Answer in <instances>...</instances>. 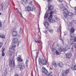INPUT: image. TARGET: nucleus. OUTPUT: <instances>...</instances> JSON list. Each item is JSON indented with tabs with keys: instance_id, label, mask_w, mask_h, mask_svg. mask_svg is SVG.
I'll return each mask as SVG.
<instances>
[{
	"instance_id": "nucleus-1",
	"label": "nucleus",
	"mask_w": 76,
	"mask_h": 76,
	"mask_svg": "<svg viewBox=\"0 0 76 76\" xmlns=\"http://www.w3.org/2000/svg\"><path fill=\"white\" fill-rule=\"evenodd\" d=\"M53 13H54V12L53 11L51 12H50V15L48 18V20L49 22L54 23V22H56V21L57 20V18H53L52 19V18H53V15H52V14H53Z\"/></svg>"
},
{
	"instance_id": "nucleus-2",
	"label": "nucleus",
	"mask_w": 76,
	"mask_h": 76,
	"mask_svg": "<svg viewBox=\"0 0 76 76\" xmlns=\"http://www.w3.org/2000/svg\"><path fill=\"white\" fill-rule=\"evenodd\" d=\"M39 62L41 63V64H43V65H46L47 63V62L45 59H43L42 60H39Z\"/></svg>"
},
{
	"instance_id": "nucleus-3",
	"label": "nucleus",
	"mask_w": 76,
	"mask_h": 76,
	"mask_svg": "<svg viewBox=\"0 0 76 76\" xmlns=\"http://www.w3.org/2000/svg\"><path fill=\"white\" fill-rule=\"evenodd\" d=\"M18 67L20 68V71H22L23 69H24L25 68V64H22L21 65H18Z\"/></svg>"
},
{
	"instance_id": "nucleus-4",
	"label": "nucleus",
	"mask_w": 76,
	"mask_h": 76,
	"mask_svg": "<svg viewBox=\"0 0 76 76\" xmlns=\"http://www.w3.org/2000/svg\"><path fill=\"white\" fill-rule=\"evenodd\" d=\"M18 42V39L17 38H15L14 39L12 43V45H15Z\"/></svg>"
},
{
	"instance_id": "nucleus-5",
	"label": "nucleus",
	"mask_w": 76,
	"mask_h": 76,
	"mask_svg": "<svg viewBox=\"0 0 76 76\" xmlns=\"http://www.w3.org/2000/svg\"><path fill=\"white\" fill-rule=\"evenodd\" d=\"M12 61L11 60L10 58H9L10 61H9L10 64H11V65H12V63H13V66H15V60H13V58H12Z\"/></svg>"
},
{
	"instance_id": "nucleus-6",
	"label": "nucleus",
	"mask_w": 76,
	"mask_h": 76,
	"mask_svg": "<svg viewBox=\"0 0 76 76\" xmlns=\"http://www.w3.org/2000/svg\"><path fill=\"white\" fill-rule=\"evenodd\" d=\"M16 48V45H15L14 46H12L10 48L11 49V52L12 53L14 52L15 51V50Z\"/></svg>"
},
{
	"instance_id": "nucleus-7",
	"label": "nucleus",
	"mask_w": 76,
	"mask_h": 76,
	"mask_svg": "<svg viewBox=\"0 0 76 76\" xmlns=\"http://www.w3.org/2000/svg\"><path fill=\"white\" fill-rule=\"evenodd\" d=\"M69 70H67L66 71H65L62 73L63 76H67V74H69Z\"/></svg>"
},
{
	"instance_id": "nucleus-8",
	"label": "nucleus",
	"mask_w": 76,
	"mask_h": 76,
	"mask_svg": "<svg viewBox=\"0 0 76 76\" xmlns=\"http://www.w3.org/2000/svg\"><path fill=\"white\" fill-rule=\"evenodd\" d=\"M44 25L45 26V28H46V29H49V27L50 26V25H49L48 23L47 22H45V24H44Z\"/></svg>"
},
{
	"instance_id": "nucleus-9",
	"label": "nucleus",
	"mask_w": 76,
	"mask_h": 76,
	"mask_svg": "<svg viewBox=\"0 0 76 76\" xmlns=\"http://www.w3.org/2000/svg\"><path fill=\"white\" fill-rule=\"evenodd\" d=\"M66 58H70L72 56V55L70 53H68L66 54Z\"/></svg>"
},
{
	"instance_id": "nucleus-10",
	"label": "nucleus",
	"mask_w": 76,
	"mask_h": 76,
	"mask_svg": "<svg viewBox=\"0 0 76 76\" xmlns=\"http://www.w3.org/2000/svg\"><path fill=\"white\" fill-rule=\"evenodd\" d=\"M42 72L45 74H47V73L48 72V70L44 67H43V68L42 69Z\"/></svg>"
},
{
	"instance_id": "nucleus-11",
	"label": "nucleus",
	"mask_w": 76,
	"mask_h": 76,
	"mask_svg": "<svg viewBox=\"0 0 76 76\" xmlns=\"http://www.w3.org/2000/svg\"><path fill=\"white\" fill-rule=\"evenodd\" d=\"M64 12H65L66 14H68L69 16H73L74 15H75V14H76V13L73 14L72 13L69 12L67 11H65Z\"/></svg>"
},
{
	"instance_id": "nucleus-12",
	"label": "nucleus",
	"mask_w": 76,
	"mask_h": 76,
	"mask_svg": "<svg viewBox=\"0 0 76 76\" xmlns=\"http://www.w3.org/2000/svg\"><path fill=\"white\" fill-rule=\"evenodd\" d=\"M12 34L14 36H16L17 35H18V33H17V31H16V30H13L12 31Z\"/></svg>"
},
{
	"instance_id": "nucleus-13",
	"label": "nucleus",
	"mask_w": 76,
	"mask_h": 76,
	"mask_svg": "<svg viewBox=\"0 0 76 76\" xmlns=\"http://www.w3.org/2000/svg\"><path fill=\"white\" fill-rule=\"evenodd\" d=\"M53 7L51 5H50L49 7H48V10L49 12H51L53 10Z\"/></svg>"
},
{
	"instance_id": "nucleus-14",
	"label": "nucleus",
	"mask_w": 76,
	"mask_h": 76,
	"mask_svg": "<svg viewBox=\"0 0 76 76\" xmlns=\"http://www.w3.org/2000/svg\"><path fill=\"white\" fill-rule=\"evenodd\" d=\"M59 50L60 52H62V51H65V49L63 48V47L60 48Z\"/></svg>"
},
{
	"instance_id": "nucleus-15",
	"label": "nucleus",
	"mask_w": 76,
	"mask_h": 76,
	"mask_svg": "<svg viewBox=\"0 0 76 76\" xmlns=\"http://www.w3.org/2000/svg\"><path fill=\"white\" fill-rule=\"evenodd\" d=\"M55 31L56 32H59V31H60V29L57 27H55Z\"/></svg>"
},
{
	"instance_id": "nucleus-16",
	"label": "nucleus",
	"mask_w": 76,
	"mask_h": 76,
	"mask_svg": "<svg viewBox=\"0 0 76 76\" xmlns=\"http://www.w3.org/2000/svg\"><path fill=\"white\" fill-rule=\"evenodd\" d=\"M59 66L61 67H63L64 66L63 64L61 62H60L58 64Z\"/></svg>"
},
{
	"instance_id": "nucleus-17",
	"label": "nucleus",
	"mask_w": 76,
	"mask_h": 76,
	"mask_svg": "<svg viewBox=\"0 0 76 76\" xmlns=\"http://www.w3.org/2000/svg\"><path fill=\"white\" fill-rule=\"evenodd\" d=\"M52 64L53 65V66L55 65V67H57V64L55 62H52Z\"/></svg>"
},
{
	"instance_id": "nucleus-18",
	"label": "nucleus",
	"mask_w": 76,
	"mask_h": 76,
	"mask_svg": "<svg viewBox=\"0 0 76 76\" xmlns=\"http://www.w3.org/2000/svg\"><path fill=\"white\" fill-rule=\"evenodd\" d=\"M34 41L37 43V44H39V41L38 40L37 38H34Z\"/></svg>"
},
{
	"instance_id": "nucleus-19",
	"label": "nucleus",
	"mask_w": 76,
	"mask_h": 76,
	"mask_svg": "<svg viewBox=\"0 0 76 76\" xmlns=\"http://www.w3.org/2000/svg\"><path fill=\"white\" fill-rule=\"evenodd\" d=\"M48 17V14L46 12L44 17V18L45 19H47Z\"/></svg>"
},
{
	"instance_id": "nucleus-20",
	"label": "nucleus",
	"mask_w": 76,
	"mask_h": 76,
	"mask_svg": "<svg viewBox=\"0 0 76 76\" xmlns=\"http://www.w3.org/2000/svg\"><path fill=\"white\" fill-rule=\"evenodd\" d=\"M27 11L28 12H30V11H31V7L29 6L27 8Z\"/></svg>"
},
{
	"instance_id": "nucleus-21",
	"label": "nucleus",
	"mask_w": 76,
	"mask_h": 76,
	"mask_svg": "<svg viewBox=\"0 0 76 76\" xmlns=\"http://www.w3.org/2000/svg\"><path fill=\"white\" fill-rule=\"evenodd\" d=\"M75 28H72L71 29V34H73L75 32Z\"/></svg>"
},
{
	"instance_id": "nucleus-22",
	"label": "nucleus",
	"mask_w": 76,
	"mask_h": 76,
	"mask_svg": "<svg viewBox=\"0 0 76 76\" xmlns=\"http://www.w3.org/2000/svg\"><path fill=\"white\" fill-rule=\"evenodd\" d=\"M3 5L2 4H1L0 5V10L1 11V10H3Z\"/></svg>"
},
{
	"instance_id": "nucleus-23",
	"label": "nucleus",
	"mask_w": 76,
	"mask_h": 76,
	"mask_svg": "<svg viewBox=\"0 0 76 76\" xmlns=\"http://www.w3.org/2000/svg\"><path fill=\"white\" fill-rule=\"evenodd\" d=\"M23 32V30L22 29V28H20V34H22Z\"/></svg>"
},
{
	"instance_id": "nucleus-24",
	"label": "nucleus",
	"mask_w": 76,
	"mask_h": 76,
	"mask_svg": "<svg viewBox=\"0 0 76 76\" xmlns=\"http://www.w3.org/2000/svg\"><path fill=\"white\" fill-rule=\"evenodd\" d=\"M17 60H18V61H23V60H22V58L19 57L17 58Z\"/></svg>"
},
{
	"instance_id": "nucleus-25",
	"label": "nucleus",
	"mask_w": 76,
	"mask_h": 76,
	"mask_svg": "<svg viewBox=\"0 0 76 76\" xmlns=\"http://www.w3.org/2000/svg\"><path fill=\"white\" fill-rule=\"evenodd\" d=\"M7 74V69H5L4 70V76H6Z\"/></svg>"
},
{
	"instance_id": "nucleus-26",
	"label": "nucleus",
	"mask_w": 76,
	"mask_h": 76,
	"mask_svg": "<svg viewBox=\"0 0 76 76\" xmlns=\"http://www.w3.org/2000/svg\"><path fill=\"white\" fill-rule=\"evenodd\" d=\"M0 37L2 38H4L5 36L4 34H0Z\"/></svg>"
},
{
	"instance_id": "nucleus-27",
	"label": "nucleus",
	"mask_w": 76,
	"mask_h": 76,
	"mask_svg": "<svg viewBox=\"0 0 76 76\" xmlns=\"http://www.w3.org/2000/svg\"><path fill=\"white\" fill-rule=\"evenodd\" d=\"M35 7L34 6H33V7H32L31 11H34V10H35Z\"/></svg>"
},
{
	"instance_id": "nucleus-28",
	"label": "nucleus",
	"mask_w": 76,
	"mask_h": 76,
	"mask_svg": "<svg viewBox=\"0 0 76 76\" xmlns=\"http://www.w3.org/2000/svg\"><path fill=\"white\" fill-rule=\"evenodd\" d=\"M51 73H52V72H50V73L47 74L46 76H53L52 75Z\"/></svg>"
},
{
	"instance_id": "nucleus-29",
	"label": "nucleus",
	"mask_w": 76,
	"mask_h": 76,
	"mask_svg": "<svg viewBox=\"0 0 76 76\" xmlns=\"http://www.w3.org/2000/svg\"><path fill=\"white\" fill-rule=\"evenodd\" d=\"M23 2L25 4H27L28 3V0H23Z\"/></svg>"
},
{
	"instance_id": "nucleus-30",
	"label": "nucleus",
	"mask_w": 76,
	"mask_h": 76,
	"mask_svg": "<svg viewBox=\"0 0 76 76\" xmlns=\"http://www.w3.org/2000/svg\"><path fill=\"white\" fill-rule=\"evenodd\" d=\"M3 44V43L1 42H0V49L1 48V47H2Z\"/></svg>"
},
{
	"instance_id": "nucleus-31",
	"label": "nucleus",
	"mask_w": 76,
	"mask_h": 76,
	"mask_svg": "<svg viewBox=\"0 0 76 76\" xmlns=\"http://www.w3.org/2000/svg\"><path fill=\"white\" fill-rule=\"evenodd\" d=\"M70 36H71V38H73L74 37V34H73V33H71L70 34Z\"/></svg>"
},
{
	"instance_id": "nucleus-32",
	"label": "nucleus",
	"mask_w": 76,
	"mask_h": 76,
	"mask_svg": "<svg viewBox=\"0 0 76 76\" xmlns=\"http://www.w3.org/2000/svg\"><path fill=\"white\" fill-rule=\"evenodd\" d=\"M29 62L28 61V59H27V61L26 62V66H28V63Z\"/></svg>"
},
{
	"instance_id": "nucleus-33",
	"label": "nucleus",
	"mask_w": 76,
	"mask_h": 76,
	"mask_svg": "<svg viewBox=\"0 0 76 76\" xmlns=\"http://www.w3.org/2000/svg\"><path fill=\"white\" fill-rule=\"evenodd\" d=\"M48 45H51V42L50 41H48Z\"/></svg>"
},
{
	"instance_id": "nucleus-34",
	"label": "nucleus",
	"mask_w": 76,
	"mask_h": 76,
	"mask_svg": "<svg viewBox=\"0 0 76 76\" xmlns=\"http://www.w3.org/2000/svg\"><path fill=\"white\" fill-rule=\"evenodd\" d=\"M5 6H6V7H8V6H9V4L7 2L5 4Z\"/></svg>"
},
{
	"instance_id": "nucleus-35",
	"label": "nucleus",
	"mask_w": 76,
	"mask_h": 76,
	"mask_svg": "<svg viewBox=\"0 0 76 76\" xmlns=\"http://www.w3.org/2000/svg\"><path fill=\"white\" fill-rule=\"evenodd\" d=\"M2 56H3V57H4V56H5L4 53L2 52Z\"/></svg>"
},
{
	"instance_id": "nucleus-36",
	"label": "nucleus",
	"mask_w": 76,
	"mask_h": 76,
	"mask_svg": "<svg viewBox=\"0 0 76 76\" xmlns=\"http://www.w3.org/2000/svg\"><path fill=\"white\" fill-rule=\"evenodd\" d=\"M69 26H72V23L70 22L69 23Z\"/></svg>"
},
{
	"instance_id": "nucleus-37",
	"label": "nucleus",
	"mask_w": 76,
	"mask_h": 76,
	"mask_svg": "<svg viewBox=\"0 0 76 76\" xmlns=\"http://www.w3.org/2000/svg\"><path fill=\"white\" fill-rule=\"evenodd\" d=\"M2 26V23L1 22H0V28Z\"/></svg>"
},
{
	"instance_id": "nucleus-38",
	"label": "nucleus",
	"mask_w": 76,
	"mask_h": 76,
	"mask_svg": "<svg viewBox=\"0 0 76 76\" xmlns=\"http://www.w3.org/2000/svg\"><path fill=\"white\" fill-rule=\"evenodd\" d=\"M74 41L75 42H76V37H75L74 39Z\"/></svg>"
},
{
	"instance_id": "nucleus-39",
	"label": "nucleus",
	"mask_w": 76,
	"mask_h": 76,
	"mask_svg": "<svg viewBox=\"0 0 76 76\" xmlns=\"http://www.w3.org/2000/svg\"><path fill=\"white\" fill-rule=\"evenodd\" d=\"M5 51V48H4L2 51V53H4Z\"/></svg>"
},
{
	"instance_id": "nucleus-40",
	"label": "nucleus",
	"mask_w": 76,
	"mask_h": 76,
	"mask_svg": "<svg viewBox=\"0 0 76 76\" xmlns=\"http://www.w3.org/2000/svg\"><path fill=\"white\" fill-rule=\"evenodd\" d=\"M19 13L20 15V16H22V18H23V16H22V14L21 13H20V12H18Z\"/></svg>"
},
{
	"instance_id": "nucleus-41",
	"label": "nucleus",
	"mask_w": 76,
	"mask_h": 76,
	"mask_svg": "<svg viewBox=\"0 0 76 76\" xmlns=\"http://www.w3.org/2000/svg\"><path fill=\"white\" fill-rule=\"evenodd\" d=\"M74 67V70H76V65H75Z\"/></svg>"
},
{
	"instance_id": "nucleus-42",
	"label": "nucleus",
	"mask_w": 76,
	"mask_h": 76,
	"mask_svg": "<svg viewBox=\"0 0 76 76\" xmlns=\"http://www.w3.org/2000/svg\"><path fill=\"white\" fill-rule=\"evenodd\" d=\"M56 54H57V55H58V54H59V53H58V52L57 50H56Z\"/></svg>"
},
{
	"instance_id": "nucleus-43",
	"label": "nucleus",
	"mask_w": 76,
	"mask_h": 76,
	"mask_svg": "<svg viewBox=\"0 0 76 76\" xmlns=\"http://www.w3.org/2000/svg\"><path fill=\"white\" fill-rule=\"evenodd\" d=\"M74 47L75 48H76V44H75L74 45Z\"/></svg>"
},
{
	"instance_id": "nucleus-44",
	"label": "nucleus",
	"mask_w": 76,
	"mask_h": 76,
	"mask_svg": "<svg viewBox=\"0 0 76 76\" xmlns=\"http://www.w3.org/2000/svg\"><path fill=\"white\" fill-rule=\"evenodd\" d=\"M59 2L61 3L63 1V0H59Z\"/></svg>"
},
{
	"instance_id": "nucleus-45",
	"label": "nucleus",
	"mask_w": 76,
	"mask_h": 76,
	"mask_svg": "<svg viewBox=\"0 0 76 76\" xmlns=\"http://www.w3.org/2000/svg\"><path fill=\"white\" fill-rule=\"evenodd\" d=\"M64 17H65V18H67V14L65 15Z\"/></svg>"
},
{
	"instance_id": "nucleus-46",
	"label": "nucleus",
	"mask_w": 76,
	"mask_h": 76,
	"mask_svg": "<svg viewBox=\"0 0 76 76\" xmlns=\"http://www.w3.org/2000/svg\"><path fill=\"white\" fill-rule=\"evenodd\" d=\"M31 76H33V74L32 73V71H31Z\"/></svg>"
},
{
	"instance_id": "nucleus-47",
	"label": "nucleus",
	"mask_w": 76,
	"mask_h": 76,
	"mask_svg": "<svg viewBox=\"0 0 76 76\" xmlns=\"http://www.w3.org/2000/svg\"><path fill=\"white\" fill-rule=\"evenodd\" d=\"M73 22H74V23H75L76 24V20H74Z\"/></svg>"
},
{
	"instance_id": "nucleus-48",
	"label": "nucleus",
	"mask_w": 76,
	"mask_h": 76,
	"mask_svg": "<svg viewBox=\"0 0 76 76\" xmlns=\"http://www.w3.org/2000/svg\"><path fill=\"white\" fill-rule=\"evenodd\" d=\"M39 54V52H37V56H38Z\"/></svg>"
},
{
	"instance_id": "nucleus-49",
	"label": "nucleus",
	"mask_w": 76,
	"mask_h": 76,
	"mask_svg": "<svg viewBox=\"0 0 76 76\" xmlns=\"http://www.w3.org/2000/svg\"><path fill=\"white\" fill-rule=\"evenodd\" d=\"M32 1H31L30 2V4H32Z\"/></svg>"
},
{
	"instance_id": "nucleus-50",
	"label": "nucleus",
	"mask_w": 76,
	"mask_h": 76,
	"mask_svg": "<svg viewBox=\"0 0 76 76\" xmlns=\"http://www.w3.org/2000/svg\"><path fill=\"white\" fill-rule=\"evenodd\" d=\"M49 31L50 32H53V30H49Z\"/></svg>"
},
{
	"instance_id": "nucleus-51",
	"label": "nucleus",
	"mask_w": 76,
	"mask_h": 76,
	"mask_svg": "<svg viewBox=\"0 0 76 76\" xmlns=\"http://www.w3.org/2000/svg\"><path fill=\"white\" fill-rule=\"evenodd\" d=\"M52 0H48V1H49L50 2H51V1H52Z\"/></svg>"
},
{
	"instance_id": "nucleus-52",
	"label": "nucleus",
	"mask_w": 76,
	"mask_h": 76,
	"mask_svg": "<svg viewBox=\"0 0 76 76\" xmlns=\"http://www.w3.org/2000/svg\"><path fill=\"white\" fill-rule=\"evenodd\" d=\"M43 32H44L46 34L47 31H43Z\"/></svg>"
},
{
	"instance_id": "nucleus-53",
	"label": "nucleus",
	"mask_w": 76,
	"mask_h": 76,
	"mask_svg": "<svg viewBox=\"0 0 76 76\" xmlns=\"http://www.w3.org/2000/svg\"><path fill=\"white\" fill-rule=\"evenodd\" d=\"M16 10H17V11H18V12H19V10L18 9V8H16Z\"/></svg>"
},
{
	"instance_id": "nucleus-54",
	"label": "nucleus",
	"mask_w": 76,
	"mask_h": 76,
	"mask_svg": "<svg viewBox=\"0 0 76 76\" xmlns=\"http://www.w3.org/2000/svg\"><path fill=\"white\" fill-rule=\"evenodd\" d=\"M50 70H52V68L51 67H50Z\"/></svg>"
},
{
	"instance_id": "nucleus-55",
	"label": "nucleus",
	"mask_w": 76,
	"mask_h": 76,
	"mask_svg": "<svg viewBox=\"0 0 76 76\" xmlns=\"http://www.w3.org/2000/svg\"><path fill=\"white\" fill-rule=\"evenodd\" d=\"M60 40H62V38H60Z\"/></svg>"
},
{
	"instance_id": "nucleus-56",
	"label": "nucleus",
	"mask_w": 76,
	"mask_h": 76,
	"mask_svg": "<svg viewBox=\"0 0 76 76\" xmlns=\"http://www.w3.org/2000/svg\"><path fill=\"white\" fill-rule=\"evenodd\" d=\"M74 9H76V7H75Z\"/></svg>"
},
{
	"instance_id": "nucleus-57",
	"label": "nucleus",
	"mask_w": 76,
	"mask_h": 76,
	"mask_svg": "<svg viewBox=\"0 0 76 76\" xmlns=\"http://www.w3.org/2000/svg\"><path fill=\"white\" fill-rule=\"evenodd\" d=\"M18 46H19V43H18Z\"/></svg>"
},
{
	"instance_id": "nucleus-58",
	"label": "nucleus",
	"mask_w": 76,
	"mask_h": 76,
	"mask_svg": "<svg viewBox=\"0 0 76 76\" xmlns=\"http://www.w3.org/2000/svg\"><path fill=\"white\" fill-rule=\"evenodd\" d=\"M40 14V12H39V15Z\"/></svg>"
},
{
	"instance_id": "nucleus-59",
	"label": "nucleus",
	"mask_w": 76,
	"mask_h": 76,
	"mask_svg": "<svg viewBox=\"0 0 76 76\" xmlns=\"http://www.w3.org/2000/svg\"><path fill=\"white\" fill-rule=\"evenodd\" d=\"M11 70H12V69H11Z\"/></svg>"
},
{
	"instance_id": "nucleus-60",
	"label": "nucleus",
	"mask_w": 76,
	"mask_h": 76,
	"mask_svg": "<svg viewBox=\"0 0 76 76\" xmlns=\"http://www.w3.org/2000/svg\"><path fill=\"white\" fill-rule=\"evenodd\" d=\"M1 13H0V15H1Z\"/></svg>"
},
{
	"instance_id": "nucleus-61",
	"label": "nucleus",
	"mask_w": 76,
	"mask_h": 76,
	"mask_svg": "<svg viewBox=\"0 0 76 76\" xmlns=\"http://www.w3.org/2000/svg\"><path fill=\"white\" fill-rule=\"evenodd\" d=\"M32 76H33V75Z\"/></svg>"
}]
</instances>
